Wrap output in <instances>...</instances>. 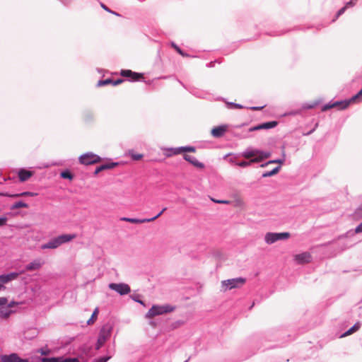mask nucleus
Returning <instances> with one entry per match:
<instances>
[{"label":"nucleus","instance_id":"obj_1","mask_svg":"<svg viewBox=\"0 0 362 362\" xmlns=\"http://www.w3.org/2000/svg\"><path fill=\"white\" fill-rule=\"evenodd\" d=\"M242 156L245 158H252V162L259 163L266 158H269L271 156V153L252 148H248L242 153Z\"/></svg>","mask_w":362,"mask_h":362},{"label":"nucleus","instance_id":"obj_2","mask_svg":"<svg viewBox=\"0 0 362 362\" xmlns=\"http://www.w3.org/2000/svg\"><path fill=\"white\" fill-rule=\"evenodd\" d=\"M174 310V308L169 305H155L151 307L146 315L147 318H153L156 315H163Z\"/></svg>","mask_w":362,"mask_h":362},{"label":"nucleus","instance_id":"obj_3","mask_svg":"<svg viewBox=\"0 0 362 362\" xmlns=\"http://www.w3.org/2000/svg\"><path fill=\"white\" fill-rule=\"evenodd\" d=\"M163 155L166 157H172L173 156L182 154L187 152L195 153L196 148L194 146H182L177 148H163Z\"/></svg>","mask_w":362,"mask_h":362},{"label":"nucleus","instance_id":"obj_4","mask_svg":"<svg viewBox=\"0 0 362 362\" xmlns=\"http://www.w3.org/2000/svg\"><path fill=\"white\" fill-rule=\"evenodd\" d=\"M290 233L288 232H281V233H267L264 236V240L267 244H273L275 242L280 240H286L290 237Z\"/></svg>","mask_w":362,"mask_h":362},{"label":"nucleus","instance_id":"obj_5","mask_svg":"<svg viewBox=\"0 0 362 362\" xmlns=\"http://www.w3.org/2000/svg\"><path fill=\"white\" fill-rule=\"evenodd\" d=\"M277 125H278V122L274 120L268 121V122L258 124L255 126L248 128L247 130L246 131V132L243 135V137H247L250 132H252L254 131L262 130V129H273V128L276 127Z\"/></svg>","mask_w":362,"mask_h":362},{"label":"nucleus","instance_id":"obj_6","mask_svg":"<svg viewBox=\"0 0 362 362\" xmlns=\"http://www.w3.org/2000/svg\"><path fill=\"white\" fill-rule=\"evenodd\" d=\"M350 105L349 100H337L334 102H329L322 106L321 110L326 112L331 108L336 107L338 110H342L346 109Z\"/></svg>","mask_w":362,"mask_h":362},{"label":"nucleus","instance_id":"obj_7","mask_svg":"<svg viewBox=\"0 0 362 362\" xmlns=\"http://www.w3.org/2000/svg\"><path fill=\"white\" fill-rule=\"evenodd\" d=\"M79 160L81 164L88 165L100 162L101 158L99 156L93 153H88L81 156Z\"/></svg>","mask_w":362,"mask_h":362},{"label":"nucleus","instance_id":"obj_8","mask_svg":"<svg viewBox=\"0 0 362 362\" xmlns=\"http://www.w3.org/2000/svg\"><path fill=\"white\" fill-rule=\"evenodd\" d=\"M111 329L107 326H103L100 332L99 337L96 344V349H99L106 341L110 335Z\"/></svg>","mask_w":362,"mask_h":362},{"label":"nucleus","instance_id":"obj_9","mask_svg":"<svg viewBox=\"0 0 362 362\" xmlns=\"http://www.w3.org/2000/svg\"><path fill=\"white\" fill-rule=\"evenodd\" d=\"M109 288L113 291H115L120 295L128 294L131 291V288L129 285L126 284H115L112 283L109 284Z\"/></svg>","mask_w":362,"mask_h":362},{"label":"nucleus","instance_id":"obj_10","mask_svg":"<svg viewBox=\"0 0 362 362\" xmlns=\"http://www.w3.org/2000/svg\"><path fill=\"white\" fill-rule=\"evenodd\" d=\"M120 74L123 77L129 78L132 81H138L144 78L143 74L134 72L129 69L122 70Z\"/></svg>","mask_w":362,"mask_h":362},{"label":"nucleus","instance_id":"obj_11","mask_svg":"<svg viewBox=\"0 0 362 362\" xmlns=\"http://www.w3.org/2000/svg\"><path fill=\"white\" fill-rule=\"evenodd\" d=\"M166 210V208L163 209V210L158 214L156 216L151 218H144V219H137V218H122L121 220L127 222H129L132 223H148L151 221H153L157 219L158 217L161 216V214Z\"/></svg>","mask_w":362,"mask_h":362},{"label":"nucleus","instance_id":"obj_12","mask_svg":"<svg viewBox=\"0 0 362 362\" xmlns=\"http://www.w3.org/2000/svg\"><path fill=\"white\" fill-rule=\"evenodd\" d=\"M227 203L228 205H232L235 207L237 210H240L243 207V202L240 197L237 194L230 196L228 199Z\"/></svg>","mask_w":362,"mask_h":362},{"label":"nucleus","instance_id":"obj_13","mask_svg":"<svg viewBox=\"0 0 362 362\" xmlns=\"http://www.w3.org/2000/svg\"><path fill=\"white\" fill-rule=\"evenodd\" d=\"M246 281V279L243 277H238L228 279V290L243 286Z\"/></svg>","mask_w":362,"mask_h":362},{"label":"nucleus","instance_id":"obj_14","mask_svg":"<svg viewBox=\"0 0 362 362\" xmlns=\"http://www.w3.org/2000/svg\"><path fill=\"white\" fill-rule=\"evenodd\" d=\"M18 276V274L12 272L8 274H4L0 276V291L4 289V284L16 279Z\"/></svg>","mask_w":362,"mask_h":362},{"label":"nucleus","instance_id":"obj_15","mask_svg":"<svg viewBox=\"0 0 362 362\" xmlns=\"http://www.w3.org/2000/svg\"><path fill=\"white\" fill-rule=\"evenodd\" d=\"M183 158L186 161L189 162L194 167L199 169L204 168V164L202 162H199L194 156L184 153Z\"/></svg>","mask_w":362,"mask_h":362},{"label":"nucleus","instance_id":"obj_16","mask_svg":"<svg viewBox=\"0 0 362 362\" xmlns=\"http://www.w3.org/2000/svg\"><path fill=\"white\" fill-rule=\"evenodd\" d=\"M295 260L299 264L308 263L311 260V255L308 252L298 254L295 256Z\"/></svg>","mask_w":362,"mask_h":362},{"label":"nucleus","instance_id":"obj_17","mask_svg":"<svg viewBox=\"0 0 362 362\" xmlns=\"http://www.w3.org/2000/svg\"><path fill=\"white\" fill-rule=\"evenodd\" d=\"M44 262L41 259H35L26 266L25 269L27 271L38 270L41 268Z\"/></svg>","mask_w":362,"mask_h":362},{"label":"nucleus","instance_id":"obj_18","mask_svg":"<svg viewBox=\"0 0 362 362\" xmlns=\"http://www.w3.org/2000/svg\"><path fill=\"white\" fill-rule=\"evenodd\" d=\"M1 360L4 362H28L26 359L20 358L16 354H12L9 356H3Z\"/></svg>","mask_w":362,"mask_h":362},{"label":"nucleus","instance_id":"obj_19","mask_svg":"<svg viewBox=\"0 0 362 362\" xmlns=\"http://www.w3.org/2000/svg\"><path fill=\"white\" fill-rule=\"evenodd\" d=\"M226 132V127L223 125L214 128L211 130V134L214 137L219 138L221 136H223Z\"/></svg>","mask_w":362,"mask_h":362},{"label":"nucleus","instance_id":"obj_20","mask_svg":"<svg viewBox=\"0 0 362 362\" xmlns=\"http://www.w3.org/2000/svg\"><path fill=\"white\" fill-rule=\"evenodd\" d=\"M33 173L25 169H21L18 172V177L20 181L25 182L33 176Z\"/></svg>","mask_w":362,"mask_h":362},{"label":"nucleus","instance_id":"obj_21","mask_svg":"<svg viewBox=\"0 0 362 362\" xmlns=\"http://www.w3.org/2000/svg\"><path fill=\"white\" fill-rule=\"evenodd\" d=\"M37 195L36 193L31 192H24L19 194H8V193H0V196H5L8 197H34Z\"/></svg>","mask_w":362,"mask_h":362},{"label":"nucleus","instance_id":"obj_22","mask_svg":"<svg viewBox=\"0 0 362 362\" xmlns=\"http://www.w3.org/2000/svg\"><path fill=\"white\" fill-rule=\"evenodd\" d=\"M76 237L75 234L71 235V234H64L62 235H59L57 237V240L58 241V243L59 245H61L63 243H68L71 241V240L74 239Z\"/></svg>","mask_w":362,"mask_h":362},{"label":"nucleus","instance_id":"obj_23","mask_svg":"<svg viewBox=\"0 0 362 362\" xmlns=\"http://www.w3.org/2000/svg\"><path fill=\"white\" fill-rule=\"evenodd\" d=\"M117 165H118L117 163H110L101 165L100 166L96 168V169L94 172V174L98 175L100 172H101L103 170L112 169L115 167H116Z\"/></svg>","mask_w":362,"mask_h":362},{"label":"nucleus","instance_id":"obj_24","mask_svg":"<svg viewBox=\"0 0 362 362\" xmlns=\"http://www.w3.org/2000/svg\"><path fill=\"white\" fill-rule=\"evenodd\" d=\"M59 246L57 238L49 240L48 243L41 245V248L45 249H55Z\"/></svg>","mask_w":362,"mask_h":362},{"label":"nucleus","instance_id":"obj_25","mask_svg":"<svg viewBox=\"0 0 362 362\" xmlns=\"http://www.w3.org/2000/svg\"><path fill=\"white\" fill-rule=\"evenodd\" d=\"M42 362H78V361L76 358L61 359L58 358H42Z\"/></svg>","mask_w":362,"mask_h":362},{"label":"nucleus","instance_id":"obj_26","mask_svg":"<svg viewBox=\"0 0 362 362\" xmlns=\"http://www.w3.org/2000/svg\"><path fill=\"white\" fill-rule=\"evenodd\" d=\"M281 169V165L276 166L270 171H266L262 173V177H268L276 175Z\"/></svg>","mask_w":362,"mask_h":362},{"label":"nucleus","instance_id":"obj_27","mask_svg":"<svg viewBox=\"0 0 362 362\" xmlns=\"http://www.w3.org/2000/svg\"><path fill=\"white\" fill-rule=\"evenodd\" d=\"M12 311L8 308H0V317L4 319L8 318Z\"/></svg>","mask_w":362,"mask_h":362},{"label":"nucleus","instance_id":"obj_28","mask_svg":"<svg viewBox=\"0 0 362 362\" xmlns=\"http://www.w3.org/2000/svg\"><path fill=\"white\" fill-rule=\"evenodd\" d=\"M349 100V103L362 102V95L358 92L356 94L351 97Z\"/></svg>","mask_w":362,"mask_h":362},{"label":"nucleus","instance_id":"obj_29","mask_svg":"<svg viewBox=\"0 0 362 362\" xmlns=\"http://www.w3.org/2000/svg\"><path fill=\"white\" fill-rule=\"evenodd\" d=\"M28 204L23 202H17L11 206V210H14L19 208H28Z\"/></svg>","mask_w":362,"mask_h":362},{"label":"nucleus","instance_id":"obj_30","mask_svg":"<svg viewBox=\"0 0 362 362\" xmlns=\"http://www.w3.org/2000/svg\"><path fill=\"white\" fill-rule=\"evenodd\" d=\"M252 158H249V160H240L235 163L236 165L241 167V168H246L249 165H250L251 163L253 162L252 161Z\"/></svg>","mask_w":362,"mask_h":362},{"label":"nucleus","instance_id":"obj_31","mask_svg":"<svg viewBox=\"0 0 362 362\" xmlns=\"http://www.w3.org/2000/svg\"><path fill=\"white\" fill-rule=\"evenodd\" d=\"M320 103V100H316L312 103H304L302 107L305 110H310V109L315 107L317 105H318Z\"/></svg>","mask_w":362,"mask_h":362},{"label":"nucleus","instance_id":"obj_32","mask_svg":"<svg viewBox=\"0 0 362 362\" xmlns=\"http://www.w3.org/2000/svg\"><path fill=\"white\" fill-rule=\"evenodd\" d=\"M98 313H99V310L98 308H96L95 309V310L93 311L90 318L88 320L87 323L88 325H92L94 323V322L97 319V317H98Z\"/></svg>","mask_w":362,"mask_h":362},{"label":"nucleus","instance_id":"obj_33","mask_svg":"<svg viewBox=\"0 0 362 362\" xmlns=\"http://www.w3.org/2000/svg\"><path fill=\"white\" fill-rule=\"evenodd\" d=\"M128 153L131 156V158L134 160H139L144 156L143 154H141V153H134L133 150L129 151Z\"/></svg>","mask_w":362,"mask_h":362},{"label":"nucleus","instance_id":"obj_34","mask_svg":"<svg viewBox=\"0 0 362 362\" xmlns=\"http://www.w3.org/2000/svg\"><path fill=\"white\" fill-rule=\"evenodd\" d=\"M285 153L284 152L283 153V158H277V159H274V160H270L268 161V163H270V164H273V163H277V164H279V165H282L285 162Z\"/></svg>","mask_w":362,"mask_h":362},{"label":"nucleus","instance_id":"obj_35","mask_svg":"<svg viewBox=\"0 0 362 362\" xmlns=\"http://www.w3.org/2000/svg\"><path fill=\"white\" fill-rule=\"evenodd\" d=\"M61 177L64 179H69L71 180L73 179V175L69 170H65L61 173Z\"/></svg>","mask_w":362,"mask_h":362},{"label":"nucleus","instance_id":"obj_36","mask_svg":"<svg viewBox=\"0 0 362 362\" xmlns=\"http://www.w3.org/2000/svg\"><path fill=\"white\" fill-rule=\"evenodd\" d=\"M112 85V80L110 78H107L105 80H101L98 82V86H103L106 85Z\"/></svg>","mask_w":362,"mask_h":362},{"label":"nucleus","instance_id":"obj_37","mask_svg":"<svg viewBox=\"0 0 362 362\" xmlns=\"http://www.w3.org/2000/svg\"><path fill=\"white\" fill-rule=\"evenodd\" d=\"M234 108H244V107L240 104L228 101V109H234Z\"/></svg>","mask_w":362,"mask_h":362},{"label":"nucleus","instance_id":"obj_38","mask_svg":"<svg viewBox=\"0 0 362 362\" xmlns=\"http://www.w3.org/2000/svg\"><path fill=\"white\" fill-rule=\"evenodd\" d=\"M348 8V7L345 5L342 8H341L336 13L335 18L333 21H335L337 18H338L340 16H341L345 11Z\"/></svg>","mask_w":362,"mask_h":362},{"label":"nucleus","instance_id":"obj_39","mask_svg":"<svg viewBox=\"0 0 362 362\" xmlns=\"http://www.w3.org/2000/svg\"><path fill=\"white\" fill-rule=\"evenodd\" d=\"M362 233V222L355 228L354 232L349 231L347 234H355Z\"/></svg>","mask_w":362,"mask_h":362},{"label":"nucleus","instance_id":"obj_40","mask_svg":"<svg viewBox=\"0 0 362 362\" xmlns=\"http://www.w3.org/2000/svg\"><path fill=\"white\" fill-rule=\"evenodd\" d=\"M172 47L180 54L182 55V57H187L188 55L185 54L182 49L177 46L176 45L175 43H172Z\"/></svg>","mask_w":362,"mask_h":362},{"label":"nucleus","instance_id":"obj_41","mask_svg":"<svg viewBox=\"0 0 362 362\" xmlns=\"http://www.w3.org/2000/svg\"><path fill=\"white\" fill-rule=\"evenodd\" d=\"M360 327H361V322H357L349 329L353 333H354V332H357L360 329Z\"/></svg>","mask_w":362,"mask_h":362},{"label":"nucleus","instance_id":"obj_42","mask_svg":"<svg viewBox=\"0 0 362 362\" xmlns=\"http://www.w3.org/2000/svg\"><path fill=\"white\" fill-rule=\"evenodd\" d=\"M358 1V0H350L349 1H348L345 5L348 7V8H350V7H353L356 5V2Z\"/></svg>","mask_w":362,"mask_h":362},{"label":"nucleus","instance_id":"obj_43","mask_svg":"<svg viewBox=\"0 0 362 362\" xmlns=\"http://www.w3.org/2000/svg\"><path fill=\"white\" fill-rule=\"evenodd\" d=\"M7 218L6 216H0V226H5L7 223Z\"/></svg>","mask_w":362,"mask_h":362},{"label":"nucleus","instance_id":"obj_44","mask_svg":"<svg viewBox=\"0 0 362 362\" xmlns=\"http://www.w3.org/2000/svg\"><path fill=\"white\" fill-rule=\"evenodd\" d=\"M110 358V356H104L95 360V362H107Z\"/></svg>","mask_w":362,"mask_h":362},{"label":"nucleus","instance_id":"obj_45","mask_svg":"<svg viewBox=\"0 0 362 362\" xmlns=\"http://www.w3.org/2000/svg\"><path fill=\"white\" fill-rule=\"evenodd\" d=\"M355 214L357 216H362V203L361 205L356 209Z\"/></svg>","mask_w":362,"mask_h":362},{"label":"nucleus","instance_id":"obj_46","mask_svg":"<svg viewBox=\"0 0 362 362\" xmlns=\"http://www.w3.org/2000/svg\"><path fill=\"white\" fill-rule=\"evenodd\" d=\"M354 334L351 330L350 329H349L348 330H346L345 332H344L343 334H341V336L339 337L340 338H343V337H346L349 335H351Z\"/></svg>","mask_w":362,"mask_h":362},{"label":"nucleus","instance_id":"obj_47","mask_svg":"<svg viewBox=\"0 0 362 362\" xmlns=\"http://www.w3.org/2000/svg\"><path fill=\"white\" fill-rule=\"evenodd\" d=\"M124 81V79H122V78H119V79H117V80H112V86H117L119 84H121L122 83H123Z\"/></svg>","mask_w":362,"mask_h":362},{"label":"nucleus","instance_id":"obj_48","mask_svg":"<svg viewBox=\"0 0 362 362\" xmlns=\"http://www.w3.org/2000/svg\"><path fill=\"white\" fill-rule=\"evenodd\" d=\"M8 303V299L5 297H0V306L6 305Z\"/></svg>","mask_w":362,"mask_h":362},{"label":"nucleus","instance_id":"obj_49","mask_svg":"<svg viewBox=\"0 0 362 362\" xmlns=\"http://www.w3.org/2000/svg\"><path fill=\"white\" fill-rule=\"evenodd\" d=\"M211 200L215 203H219V204H226V200H218L214 198L211 197Z\"/></svg>","mask_w":362,"mask_h":362},{"label":"nucleus","instance_id":"obj_50","mask_svg":"<svg viewBox=\"0 0 362 362\" xmlns=\"http://www.w3.org/2000/svg\"><path fill=\"white\" fill-rule=\"evenodd\" d=\"M263 107H264V105H263V106H252V107H250L248 108L252 110H260Z\"/></svg>","mask_w":362,"mask_h":362},{"label":"nucleus","instance_id":"obj_51","mask_svg":"<svg viewBox=\"0 0 362 362\" xmlns=\"http://www.w3.org/2000/svg\"><path fill=\"white\" fill-rule=\"evenodd\" d=\"M101 7H102L104 10H105V11H108V12H112V11H110V9H109V8H108L105 5V4H101Z\"/></svg>","mask_w":362,"mask_h":362},{"label":"nucleus","instance_id":"obj_52","mask_svg":"<svg viewBox=\"0 0 362 362\" xmlns=\"http://www.w3.org/2000/svg\"><path fill=\"white\" fill-rule=\"evenodd\" d=\"M132 298H133L135 301L139 302V303H141V304H142V305H144V303H143V301H142V300H139L138 298H136V297H135V296H132Z\"/></svg>","mask_w":362,"mask_h":362},{"label":"nucleus","instance_id":"obj_53","mask_svg":"<svg viewBox=\"0 0 362 362\" xmlns=\"http://www.w3.org/2000/svg\"><path fill=\"white\" fill-rule=\"evenodd\" d=\"M16 304H17V303H16V302H14V301H12V302H11V303L8 304V308H12V307H13V306H14L15 305H16Z\"/></svg>","mask_w":362,"mask_h":362},{"label":"nucleus","instance_id":"obj_54","mask_svg":"<svg viewBox=\"0 0 362 362\" xmlns=\"http://www.w3.org/2000/svg\"><path fill=\"white\" fill-rule=\"evenodd\" d=\"M40 352L41 353L42 355H47L49 354L48 351H43L42 349H41Z\"/></svg>","mask_w":362,"mask_h":362},{"label":"nucleus","instance_id":"obj_55","mask_svg":"<svg viewBox=\"0 0 362 362\" xmlns=\"http://www.w3.org/2000/svg\"><path fill=\"white\" fill-rule=\"evenodd\" d=\"M269 164H270V163H268V161H267V162H266V163H264L261 164V165H260V167H262V168H264V167L267 166V165H269Z\"/></svg>","mask_w":362,"mask_h":362},{"label":"nucleus","instance_id":"obj_56","mask_svg":"<svg viewBox=\"0 0 362 362\" xmlns=\"http://www.w3.org/2000/svg\"><path fill=\"white\" fill-rule=\"evenodd\" d=\"M314 131H315V129H313L312 130H310V132H308L307 134H305V135H310V134H312Z\"/></svg>","mask_w":362,"mask_h":362},{"label":"nucleus","instance_id":"obj_57","mask_svg":"<svg viewBox=\"0 0 362 362\" xmlns=\"http://www.w3.org/2000/svg\"><path fill=\"white\" fill-rule=\"evenodd\" d=\"M314 131H315V129H313L312 130H310V132H308L307 134H305V135H310V134H312Z\"/></svg>","mask_w":362,"mask_h":362},{"label":"nucleus","instance_id":"obj_58","mask_svg":"<svg viewBox=\"0 0 362 362\" xmlns=\"http://www.w3.org/2000/svg\"><path fill=\"white\" fill-rule=\"evenodd\" d=\"M254 305H255V303H253L251 305V306L249 308V309H252V308H253Z\"/></svg>","mask_w":362,"mask_h":362},{"label":"nucleus","instance_id":"obj_59","mask_svg":"<svg viewBox=\"0 0 362 362\" xmlns=\"http://www.w3.org/2000/svg\"><path fill=\"white\" fill-rule=\"evenodd\" d=\"M246 127V124H242L241 126H240V127Z\"/></svg>","mask_w":362,"mask_h":362},{"label":"nucleus","instance_id":"obj_60","mask_svg":"<svg viewBox=\"0 0 362 362\" xmlns=\"http://www.w3.org/2000/svg\"><path fill=\"white\" fill-rule=\"evenodd\" d=\"M358 92L362 95V88H361V90Z\"/></svg>","mask_w":362,"mask_h":362},{"label":"nucleus","instance_id":"obj_61","mask_svg":"<svg viewBox=\"0 0 362 362\" xmlns=\"http://www.w3.org/2000/svg\"><path fill=\"white\" fill-rule=\"evenodd\" d=\"M230 156V153H228L227 156L228 157V156Z\"/></svg>","mask_w":362,"mask_h":362}]
</instances>
